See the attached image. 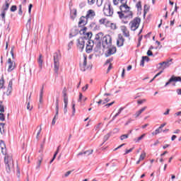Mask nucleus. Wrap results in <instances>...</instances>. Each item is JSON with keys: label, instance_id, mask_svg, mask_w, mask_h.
<instances>
[{"label": "nucleus", "instance_id": "f257e3e1", "mask_svg": "<svg viewBox=\"0 0 181 181\" xmlns=\"http://www.w3.org/2000/svg\"><path fill=\"white\" fill-rule=\"evenodd\" d=\"M120 11H118L117 13L119 15V17L120 18V19L122 18H128L129 19H132V11H131V8L129 6H128V5L126 4H122L120 6Z\"/></svg>", "mask_w": 181, "mask_h": 181}, {"label": "nucleus", "instance_id": "f03ea898", "mask_svg": "<svg viewBox=\"0 0 181 181\" xmlns=\"http://www.w3.org/2000/svg\"><path fill=\"white\" fill-rule=\"evenodd\" d=\"M4 162L6 163V170L7 173H11L13 172V160L12 159V154H6L4 158Z\"/></svg>", "mask_w": 181, "mask_h": 181}, {"label": "nucleus", "instance_id": "7ed1b4c3", "mask_svg": "<svg viewBox=\"0 0 181 181\" xmlns=\"http://www.w3.org/2000/svg\"><path fill=\"white\" fill-rule=\"evenodd\" d=\"M103 13L105 16H112L114 15V8L111 7V2L106 1L103 6Z\"/></svg>", "mask_w": 181, "mask_h": 181}, {"label": "nucleus", "instance_id": "20e7f679", "mask_svg": "<svg viewBox=\"0 0 181 181\" xmlns=\"http://www.w3.org/2000/svg\"><path fill=\"white\" fill-rule=\"evenodd\" d=\"M88 40L86 37H81L76 40V46L79 50H83L84 46H86V42Z\"/></svg>", "mask_w": 181, "mask_h": 181}, {"label": "nucleus", "instance_id": "39448f33", "mask_svg": "<svg viewBox=\"0 0 181 181\" xmlns=\"http://www.w3.org/2000/svg\"><path fill=\"white\" fill-rule=\"evenodd\" d=\"M140 23H141V18H134L129 23L131 30H136L137 28H139Z\"/></svg>", "mask_w": 181, "mask_h": 181}, {"label": "nucleus", "instance_id": "423d86ee", "mask_svg": "<svg viewBox=\"0 0 181 181\" xmlns=\"http://www.w3.org/2000/svg\"><path fill=\"white\" fill-rule=\"evenodd\" d=\"M112 44V38L111 37V35H105L103 39V47H110V46H111Z\"/></svg>", "mask_w": 181, "mask_h": 181}, {"label": "nucleus", "instance_id": "0eeeda50", "mask_svg": "<svg viewBox=\"0 0 181 181\" xmlns=\"http://www.w3.org/2000/svg\"><path fill=\"white\" fill-rule=\"evenodd\" d=\"M6 67L8 71H13V70H15V68L16 67V64L15 63V61L12 60L11 58H9L7 60Z\"/></svg>", "mask_w": 181, "mask_h": 181}, {"label": "nucleus", "instance_id": "6e6552de", "mask_svg": "<svg viewBox=\"0 0 181 181\" xmlns=\"http://www.w3.org/2000/svg\"><path fill=\"white\" fill-rule=\"evenodd\" d=\"M173 60L172 59L166 60L165 62H160L159 64V69H162L163 70H165V69H168V67H170V66H172L173 64Z\"/></svg>", "mask_w": 181, "mask_h": 181}, {"label": "nucleus", "instance_id": "1a4fd4ad", "mask_svg": "<svg viewBox=\"0 0 181 181\" xmlns=\"http://www.w3.org/2000/svg\"><path fill=\"white\" fill-rule=\"evenodd\" d=\"M59 67H60V64L59 63V54H54V70L55 73L59 71Z\"/></svg>", "mask_w": 181, "mask_h": 181}, {"label": "nucleus", "instance_id": "9d476101", "mask_svg": "<svg viewBox=\"0 0 181 181\" xmlns=\"http://www.w3.org/2000/svg\"><path fill=\"white\" fill-rule=\"evenodd\" d=\"M12 86H13V81L10 80L6 90L4 93V95L9 97L12 94Z\"/></svg>", "mask_w": 181, "mask_h": 181}, {"label": "nucleus", "instance_id": "9b49d317", "mask_svg": "<svg viewBox=\"0 0 181 181\" xmlns=\"http://www.w3.org/2000/svg\"><path fill=\"white\" fill-rule=\"evenodd\" d=\"M93 47H94V41L88 40L86 43V53H91L93 52Z\"/></svg>", "mask_w": 181, "mask_h": 181}, {"label": "nucleus", "instance_id": "f8f14e48", "mask_svg": "<svg viewBox=\"0 0 181 181\" xmlns=\"http://www.w3.org/2000/svg\"><path fill=\"white\" fill-rule=\"evenodd\" d=\"M56 114L54 117V118L52 119V125H55L56 124V120L57 119V118H59V100L57 99L56 100Z\"/></svg>", "mask_w": 181, "mask_h": 181}, {"label": "nucleus", "instance_id": "ddd939ff", "mask_svg": "<svg viewBox=\"0 0 181 181\" xmlns=\"http://www.w3.org/2000/svg\"><path fill=\"white\" fill-rule=\"evenodd\" d=\"M99 23L100 25H103V26H105V28H110L111 21L107 18H102L99 20Z\"/></svg>", "mask_w": 181, "mask_h": 181}, {"label": "nucleus", "instance_id": "4468645a", "mask_svg": "<svg viewBox=\"0 0 181 181\" xmlns=\"http://www.w3.org/2000/svg\"><path fill=\"white\" fill-rule=\"evenodd\" d=\"M122 111H124V107H119L118 109H115L113 111V112L111 114V117H112V119H115V118L118 117V115H119V114H121Z\"/></svg>", "mask_w": 181, "mask_h": 181}, {"label": "nucleus", "instance_id": "2eb2a0df", "mask_svg": "<svg viewBox=\"0 0 181 181\" xmlns=\"http://www.w3.org/2000/svg\"><path fill=\"white\" fill-rule=\"evenodd\" d=\"M117 53V48L115 47H111L108 49V50L105 53L106 57H110V56L112 54H115Z\"/></svg>", "mask_w": 181, "mask_h": 181}, {"label": "nucleus", "instance_id": "dca6fc26", "mask_svg": "<svg viewBox=\"0 0 181 181\" xmlns=\"http://www.w3.org/2000/svg\"><path fill=\"white\" fill-rule=\"evenodd\" d=\"M80 66L83 71L86 70V67L87 66V57L83 56L82 60L81 61L80 63Z\"/></svg>", "mask_w": 181, "mask_h": 181}, {"label": "nucleus", "instance_id": "f3484780", "mask_svg": "<svg viewBox=\"0 0 181 181\" xmlns=\"http://www.w3.org/2000/svg\"><path fill=\"white\" fill-rule=\"evenodd\" d=\"M95 2L98 6H101V5H103V2H104V0H88V5H94Z\"/></svg>", "mask_w": 181, "mask_h": 181}, {"label": "nucleus", "instance_id": "a211bd4d", "mask_svg": "<svg viewBox=\"0 0 181 181\" xmlns=\"http://www.w3.org/2000/svg\"><path fill=\"white\" fill-rule=\"evenodd\" d=\"M87 18L82 16L80 18L79 21H78V26L79 28H81L83 26H85V25H87Z\"/></svg>", "mask_w": 181, "mask_h": 181}, {"label": "nucleus", "instance_id": "6ab92c4d", "mask_svg": "<svg viewBox=\"0 0 181 181\" xmlns=\"http://www.w3.org/2000/svg\"><path fill=\"white\" fill-rule=\"evenodd\" d=\"M95 16V11L94 10H88L86 13V19H92V18H94Z\"/></svg>", "mask_w": 181, "mask_h": 181}, {"label": "nucleus", "instance_id": "aec40b11", "mask_svg": "<svg viewBox=\"0 0 181 181\" xmlns=\"http://www.w3.org/2000/svg\"><path fill=\"white\" fill-rule=\"evenodd\" d=\"M124 37H122V35H119L118 39L117 40V45L119 47H121V46H124Z\"/></svg>", "mask_w": 181, "mask_h": 181}, {"label": "nucleus", "instance_id": "412c9836", "mask_svg": "<svg viewBox=\"0 0 181 181\" xmlns=\"http://www.w3.org/2000/svg\"><path fill=\"white\" fill-rule=\"evenodd\" d=\"M103 36H104V34H103V33H99L96 34L95 36V40L98 43H100L101 40H103Z\"/></svg>", "mask_w": 181, "mask_h": 181}, {"label": "nucleus", "instance_id": "4be33fe9", "mask_svg": "<svg viewBox=\"0 0 181 181\" xmlns=\"http://www.w3.org/2000/svg\"><path fill=\"white\" fill-rule=\"evenodd\" d=\"M145 158H146V153L145 151H142L139 156V160L136 161V165H139V163L142 162Z\"/></svg>", "mask_w": 181, "mask_h": 181}, {"label": "nucleus", "instance_id": "5701e85b", "mask_svg": "<svg viewBox=\"0 0 181 181\" xmlns=\"http://www.w3.org/2000/svg\"><path fill=\"white\" fill-rule=\"evenodd\" d=\"M121 30L124 33V36H126V37H128L129 36V31L128 30V28H127L126 26H122Z\"/></svg>", "mask_w": 181, "mask_h": 181}, {"label": "nucleus", "instance_id": "b1692460", "mask_svg": "<svg viewBox=\"0 0 181 181\" xmlns=\"http://www.w3.org/2000/svg\"><path fill=\"white\" fill-rule=\"evenodd\" d=\"M146 108H147L146 106L141 107L139 110L136 112L134 117H136V118H138V117H139V115H141V114H142L144 112V111H145V110H146Z\"/></svg>", "mask_w": 181, "mask_h": 181}, {"label": "nucleus", "instance_id": "393cba45", "mask_svg": "<svg viewBox=\"0 0 181 181\" xmlns=\"http://www.w3.org/2000/svg\"><path fill=\"white\" fill-rule=\"evenodd\" d=\"M0 148L1 149V153H3V155H5L6 153V148L4 141H0Z\"/></svg>", "mask_w": 181, "mask_h": 181}, {"label": "nucleus", "instance_id": "a878e982", "mask_svg": "<svg viewBox=\"0 0 181 181\" xmlns=\"http://www.w3.org/2000/svg\"><path fill=\"white\" fill-rule=\"evenodd\" d=\"M77 35H78V30H77L76 28H73L71 30L69 36H70V37H74V36H77Z\"/></svg>", "mask_w": 181, "mask_h": 181}, {"label": "nucleus", "instance_id": "bb28decb", "mask_svg": "<svg viewBox=\"0 0 181 181\" xmlns=\"http://www.w3.org/2000/svg\"><path fill=\"white\" fill-rule=\"evenodd\" d=\"M170 81L171 82H177L180 81L181 83V77L180 76H173L170 78Z\"/></svg>", "mask_w": 181, "mask_h": 181}, {"label": "nucleus", "instance_id": "cd10ccee", "mask_svg": "<svg viewBox=\"0 0 181 181\" xmlns=\"http://www.w3.org/2000/svg\"><path fill=\"white\" fill-rule=\"evenodd\" d=\"M76 16H77V10L73 9L71 11V19H74V18H76Z\"/></svg>", "mask_w": 181, "mask_h": 181}, {"label": "nucleus", "instance_id": "c85d7f7f", "mask_svg": "<svg viewBox=\"0 0 181 181\" xmlns=\"http://www.w3.org/2000/svg\"><path fill=\"white\" fill-rule=\"evenodd\" d=\"M145 135H146V134H143L141 136H140L139 137L134 139V142L138 143L140 141H142V139H144V138H145Z\"/></svg>", "mask_w": 181, "mask_h": 181}, {"label": "nucleus", "instance_id": "c756f323", "mask_svg": "<svg viewBox=\"0 0 181 181\" xmlns=\"http://www.w3.org/2000/svg\"><path fill=\"white\" fill-rule=\"evenodd\" d=\"M5 124L0 123V132L1 134H5Z\"/></svg>", "mask_w": 181, "mask_h": 181}, {"label": "nucleus", "instance_id": "7c9ffc66", "mask_svg": "<svg viewBox=\"0 0 181 181\" xmlns=\"http://www.w3.org/2000/svg\"><path fill=\"white\" fill-rule=\"evenodd\" d=\"M64 106L67 107V105H69V98L67 97V95L65 94L64 96Z\"/></svg>", "mask_w": 181, "mask_h": 181}, {"label": "nucleus", "instance_id": "2f4dec72", "mask_svg": "<svg viewBox=\"0 0 181 181\" xmlns=\"http://www.w3.org/2000/svg\"><path fill=\"white\" fill-rule=\"evenodd\" d=\"M110 101V99L105 98V100L103 99H100L99 101H98V104L100 105V104H105V103H108Z\"/></svg>", "mask_w": 181, "mask_h": 181}, {"label": "nucleus", "instance_id": "473e14b6", "mask_svg": "<svg viewBox=\"0 0 181 181\" xmlns=\"http://www.w3.org/2000/svg\"><path fill=\"white\" fill-rule=\"evenodd\" d=\"M72 117H74L76 115V104L74 103H72Z\"/></svg>", "mask_w": 181, "mask_h": 181}, {"label": "nucleus", "instance_id": "72a5a7b5", "mask_svg": "<svg viewBox=\"0 0 181 181\" xmlns=\"http://www.w3.org/2000/svg\"><path fill=\"white\" fill-rule=\"evenodd\" d=\"M136 8H137L138 11L142 10V5L141 4V1L137 2V4H136Z\"/></svg>", "mask_w": 181, "mask_h": 181}, {"label": "nucleus", "instance_id": "f704fd0d", "mask_svg": "<svg viewBox=\"0 0 181 181\" xmlns=\"http://www.w3.org/2000/svg\"><path fill=\"white\" fill-rule=\"evenodd\" d=\"M73 45H74V42L73 41H70L67 45V50H70L71 47H73Z\"/></svg>", "mask_w": 181, "mask_h": 181}, {"label": "nucleus", "instance_id": "c9c22d12", "mask_svg": "<svg viewBox=\"0 0 181 181\" xmlns=\"http://www.w3.org/2000/svg\"><path fill=\"white\" fill-rule=\"evenodd\" d=\"M129 134H123L120 136V140L124 141V139H128Z\"/></svg>", "mask_w": 181, "mask_h": 181}, {"label": "nucleus", "instance_id": "e433bc0d", "mask_svg": "<svg viewBox=\"0 0 181 181\" xmlns=\"http://www.w3.org/2000/svg\"><path fill=\"white\" fill-rule=\"evenodd\" d=\"M81 35H86L87 33V28L86 27H83V29L80 30Z\"/></svg>", "mask_w": 181, "mask_h": 181}, {"label": "nucleus", "instance_id": "4c0bfd02", "mask_svg": "<svg viewBox=\"0 0 181 181\" xmlns=\"http://www.w3.org/2000/svg\"><path fill=\"white\" fill-rule=\"evenodd\" d=\"M109 28H110L113 30H115V29H117V24L110 22V25Z\"/></svg>", "mask_w": 181, "mask_h": 181}, {"label": "nucleus", "instance_id": "58836bf2", "mask_svg": "<svg viewBox=\"0 0 181 181\" xmlns=\"http://www.w3.org/2000/svg\"><path fill=\"white\" fill-rule=\"evenodd\" d=\"M93 152H94V151L93 149L87 150V151L83 152V154L88 156V155H91V153H93Z\"/></svg>", "mask_w": 181, "mask_h": 181}, {"label": "nucleus", "instance_id": "ea45409f", "mask_svg": "<svg viewBox=\"0 0 181 181\" xmlns=\"http://www.w3.org/2000/svg\"><path fill=\"white\" fill-rule=\"evenodd\" d=\"M9 9V4L6 3V5L3 6V11L6 12Z\"/></svg>", "mask_w": 181, "mask_h": 181}, {"label": "nucleus", "instance_id": "a19ab883", "mask_svg": "<svg viewBox=\"0 0 181 181\" xmlns=\"http://www.w3.org/2000/svg\"><path fill=\"white\" fill-rule=\"evenodd\" d=\"M158 134H160V129L158 127L152 133V135H158Z\"/></svg>", "mask_w": 181, "mask_h": 181}, {"label": "nucleus", "instance_id": "79ce46f5", "mask_svg": "<svg viewBox=\"0 0 181 181\" xmlns=\"http://www.w3.org/2000/svg\"><path fill=\"white\" fill-rule=\"evenodd\" d=\"M38 63L40 64V67L42 68V66H43V59H42V56L41 55L39 57Z\"/></svg>", "mask_w": 181, "mask_h": 181}, {"label": "nucleus", "instance_id": "37998d69", "mask_svg": "<svg viewBox=\"0 0 181 181\" xmlns=\"http://www.w3.org/2000/svg\"><path fill=\"white\" fill-rule=\"evenodd\" d=\"M109 139H110V134L105 135L103 138V144L104 142H107V141H108Z\"/></svg>", "mask_w": 181, "mask_h": 181}, {"label": "nucleus", "instance_id": "c03bdc74", "mask_svg": "<svg viewBox=\"0 0 181 181\" xmlns=\"http://www.w3.org/2000/svg\"><path fill=\"white\" fill-rule=\"evenodd\" d=\"M33 108V106H32V105H30V103H28V104H27V110L28 111H32Z\"/></svg>", "mask_w": 181, "mask_h": 181}, {"label": "nucleus", "instance_id": "a18cd8bd", "mask_svg": "<svg viewBox=\"0 0 181 181\" xmlns=\"http://www.w3.org/2000/svg\"><path fill=\"white\" fill-rule=\"evenodd\" d=\"M71 170L67 171L66 173H64V177H69V176H70V175H71Z\"/></svg>", "mask_w": 181, "mask_h": 181}, {"label": "nucleus", "instance_id": "49530a36", "mask_svg": "<svg viewBox=\"0 0 181 181\" xmlns=\"http://www.w3.org/2000/svg\"><path fill=\"white\" fill-rule=\"evenodd\" d=\"M118 2H120V4H122V5H125L127 4L128 0H118Z\"/></svg>", "mask_w": 181, "mask_h": 181}, {"label": "nucleus", "instance_id": "de8ad7c7", "mask_svg": "<svg viewBox=\"0 0 181 181\" xmlns=\"http://www.w3.org/2000/svg\"><path fill=\"white\" fill-rule=\"evenodd\" d=\"M83 98H84V96H83V93H79V98H78V101L79 103H81V101L83 100Z\"/></svg>", "mask_w": 181, "mask_h": 181}, {"label": "nucleus", "instance_id": "09e8293b", "mask_svg": "<svg viewBox=\"0 0 181 181\" xmlns=\"http://www.w3.org/2000/svg\"><path fill=\"white\" fill-rule=\"evenodd\" d=\"M0 121H5V115L0 113Z\"/></svg>", "mask_w": 181, "mask_h": 181}, {"label": "nucleus", "instance_id": "8fccbe9b", "mask_svg": "<svg viewBox=\"0 0 181 181\" xmlns=\"http://www.w3.org/2000/svg\"><path fill=\"white\" fill-rule=\"evenodd\" d=\"M6 11H2V12H1V18H2V19H3V21H5V16H6Z\"/></svg>", "mask_w": 181, "mask_h": 181}, {"label": "nucleus", "instance_id": "3c124183", "mask_svg": "<svg viewBox=\"0 0 181 181\" xmlns=\"http://www.w3.org/2000/svg\"><path fill=\"white\" fill-rule=\"evenodd\" d=\"M85 35H86L88 39H91V37L93 36V33H86Z\"/></svg>", "mask_w": 181, "mask_h": 181}, {"label": "nucleus", "instance_id": "603ef678", "mask_svg": "<svg viewBox=\"0 0 181 181\" xmlns=\"http://www.w3.org/2000/svg\"><path fill=\"white\" fill-rule=\"evenodd\" d=\"M22 13H23V11H22V5H20L19 10H18V15L22 16Z\"/></svg>", "mask_w": 181, "mask_h": 181}, {"label": "nucleus", "instance_id": "864d4df0", "mask_svg": "<svg viewBox=\"0 0 181 181\" xmlns=\"http://www.w3.org/2000/svg\"><path fill=\"white\" fill-rule=\"evenodd\" d=\"M33 5L30 4L28 6V13L30 15L31 12H32V8H33Z\"/></svg>", "mask_w": 181, "mask_h": 181}, {"label": "nucleus", "instance_id": "5fc2aeb1", "mask_svg": "<svg viewBox=\"0 0 181 181\" xmlns=\"http://www.w3.org/2000/svg\"><path fill=\"white\" fill-rule=\"evenodd\" d=\"M40 132H42V129H40L37 133V139H39V138L40 137Z\"/></svg>", "mask_w": 181, "mask_h": 181}, {"label": "nucleus", "instance_id": "6e6d98bb", "mask_svg": "<svg viewBox=\"0 0 181 181\" xmlns=\"http://www.w3.org/2000/svg\"><path fill=\"white\" fill-rule=\"evenodd\" d=\"M4 79H1L0 80V88H4Z\"/></svg>", "mask_w": 181, "mask_h": 181}, {"label": "nucleus", "instance_id": "4d7b16f0", "mask_svg": "<svg viewBox=\"0 0 181 181\" xmlns=\"http://www.w3.org/2000/svg\"><path fill=\"white\" fill-rule=\"evenodd\" d=\"M16 9H17L16 6H12L11 8V11L15 12V11H16Z\"/></svg>", "mask_w": 181, "mask_h": 181}, {"label": "nucleus", "instance_id": "13d9d810", "mask_svg": "<svg viewBox=\"0 0 181 181\" xmlns=\"http://www.w3.org/2000/svg\"><path fill=\"white\" fill-rule=\"evenodd\" d=\"M68 111L69 110H67V106H64V115H66L67 114Z\"/></svg>", "mask_w": 181, "mask_h": 181}, {"label": "nucleus", "instance_id": "bf43d9fd", "mask_svg": "<svg viewBox=\"0 0 181 181\" xmlns=\"http://www.w3.org/2000/svg\"><path fill=\"white\" fill-rule=\"evenodd\" d=\"M142 60H144V62H149V57H142Z\"/></svg>", "mask_w": 181, "mask_h": 181}, {"label": "nucleus", "instance_id": "052dcab7", "mask_svg": "<svg viewBox=\"0 0 181 181\" xmlns=\"http://www.w3.org/2000/svg\"><path fill=\"white\" fill-rule=\"evenodd\" d=\"M88 88V85H86L82 88V91H87Z\"/></svg>", "mask_w": 181, "mask_h": 181}, {"label": "nucleus", "instance_id": "680f3d73", "mask_svg": "<svg viewBox=\"0 0 181 181\" xmlns=\"http://www.w3.org/2000/svg\"><path fill=\"white\" fill-rule=\"evenodd\" d=\"M169 112H170V110L167 109L166 111L163 113V115H169Z\"/></svg>", "mask_w": 181, "mask_h": 181}, {"label": "nucleus", "instance_id": "e2e57ef3", "mask_svg": "<svg viewBox=\"0 0 181 181\" xmlns=\"http://www.w3.org/2000/svg\"><path fill=\"white\" fill-rule=\"evenodd\" d=\"M146 100H138L137 103L139 104H144V103H146Z\"/></svg>", "mask_w": 181, "mask_h": 181}, {"label": "nucleus", "instance_id": "0e129e2a", "mask_svg": "<svg viewBox=\"0 0 181 181\" xmlns=\"http://www.w3.org/2000/svg\"><path fill=\"white\" fill-rule=\"evenodd\" d=\"M40 98H43V88H42L40 90Z\"/></svg>", "mask_w": 181, "mask_h": 181}, {"label": "nucleus", "instance_id": "69168bd1", "mask_svg": "<svg viewBox=\"0 0 181 181\" xmlns=\"http://www.w3.org/2000/svg\"><path fill=\"white\" fill-rule=\"evenodd\" d=\"M153 54L152 53V51H151V49H148V51L147 52V56H153Z\"/></svg>", "mask_w": 181, "mask_h": 181}, {"label": "nucleus", "instance_id": "338daca9", "mask_svg": "<svg viewBox=\"0 0 181 181\" xmlns=\"http://www.w3.org/2000/svg\"><path fill=\"white\" fill-rule=\"evenodd\" d=\"M101 125H102L101 123H99L98 125H96V126L95 127V131H97V130L100 128V127H101Z\"/></svg>", "mask_w": 181, "mask_h": 181}, {"label": "nucleus", "instance_id": "774afa93", "mask_svg": "<svg viewBox=\"0 0 181 181\" xmlns=\"http://www.w3.org/2000/svg\"><path fill=\"white\" fill-rule=\"evenodd\" d=\"M176 93L178 95H181V88L177 89Z\"/></svg>", "mask_w": 181, "mask_h": 181}]
</instances>
